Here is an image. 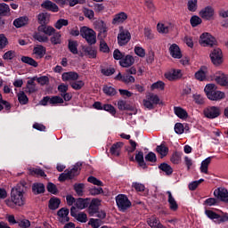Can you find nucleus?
Masks as SVG:
<instances>
[{"mask_svg": "<svg viewBox=\"0 0 228 228\" xmlns=\"http://www.w3.org/2000/svg\"><path fill=\"white\" fill-rule=\"evenodd\" d=\"M24 192L19 191V189L12 188L11 191V199L5 200V204L8 208H15V206H24Z\"/></svg>", "mask_w": 228, "mask_h": 228, "instance_id": "obj_1", "label": "nucleus"}, {"mask_svg": "<svg viewBox=\"0 0 228 228\" xmlns=\"http://www.w3.org/2000/svg\"><path fill=\"white\" fill-rule=\"evenodd\" d=\"M216 88L215 84H208L205 86L204 92L209 101H222V99H225V93L218 91Z\"/></svg>", "mask_w": 228, "mask_h": 228, "instance_id": "obj_2", "label": "nucleus"}, {"mask_svg": "<svg viewBox=\"0 0 228 228\" xmlns=\"http://www.w3.org/2000/svg\"><path fill=\"white\" fill-rule=\"evenodd\" d=\"M82 165L83 164L78 162L70 170H65L64 173H61L59 175L58 181H60V183H65L67 180H72L74 177H77V175H79V171L81 170Z\"/></svg>", "mask_w": 228, "mask_h": 228, "instance_id": "obj_3", "label": "nucleus"}, {"mask_svg": "<svg viewBox=\"0 0 228 228\" xmlns=\"http://www.w3.org/2000/svg\"><path fill=\"white\" fill-rule=\"evenodd\" d=\"M80 36L82 38H85L89 45H94L97 42V34L94 29L86 26L80 28Z\"/></svg>", "mask_w": 228, "mask_h": 228, "instance_id": "obj_4", "label": "nucleus"}, {"mask_svg": "<svg viewBox=\"0 0 228 228\" xmlns=\"http://www.w3.org/2000/svg\"><path fill=\"white\" fill-rule=\"evenodd\" d=\"M116 204L119 211H122L123 213L127 211V209L132 206L131 200H129V198H127L126 194H118L116 197Z\"/></svg>", "mask_w": 228, "mask_h": 228, "instance_id": "obj_5", "label": "nucleus"}, {"mask_svg": "<svg viewBox=\"0 0 228 228\" xmlns=\"http://www.w3.org/2000/svg\"><path fill=\"white\" fill-rule=\"evenodd\" d=\"M210 60L216 67L222 65L224 63V53H222V49L214 48L210 52Z\"/></svg>", "mask_w": 228, "mask_h": 228, "instance_id": "obj_6", "label": "nucleus"}, {"mask_svg": "<svg viewBox=\"0 0 228 228\" xmlns=\"http://www.w3.org/2000/svg\"><path fill=\"white\" fill-rule=\"evenodd\" d=\"M199 42L203 47H213V45H216V39L208 32L200 35Z\"/></svg>", "mask_w": 228, "mask_h": 228, "instance_id": "obj_7", "label": "nucleus"}, {"mask_svg": "<svg viewBox=\"0 0 228 228\" xmlns=\"http://www.w3.org/2000/svg\"><path fill=\"white\" fill-rule=\"evenodd\" d=\"M203 115L206 117V118L213 120L215 118H218V117L222 115V111L220 110V107L208 106L204 109Z\"/></svg>", "mask_w": 228, "mask_h": 228, "instance_id": "obj_8", "label": "nucleus"}, {"mask_svg": "<svg viewBox=\"0 0 228 228\" xmlns=\"http://www.w3.org/2000/svg\"><path fill=\"white\" fill-rule=\"evenodd\" d=\"M101 202L102 200L94 198L93 200H90V203L88 205L87 212L90 216H94V215H97L99 213V208L101 206Z\"/></svg>", "mask_w": 228, "mask_h": 228, "instance_id": "obj_9", "label": "nucleus"}, {"mask_svg": "<svg viewBox=\"0 0 228 228\" xmlns=\"http://www.w3.org/2000/svg\"><path fill=\"white\" fill-rule=\"evenodd\" d=\"M199 15L204 20H213L215 18V9L211 5H208L200 11Z\"/></svg>", "mask_w": 228, "mask_h": 228, "instance_id": "obj_10", "label": "nucleus"}, {"mask_svg": "<svg viewBox=\"0 0 228 228\" xmlns=\"http://www.w3.org/2000/svg\"><path fill=\"white\" fill-rule=\"evenodd\" d=\"M118 108L120 111H132V113H129L128 115H136L138 111L136 110V108L133 106L130 103H127L125 100H119L118 102Z\"/></svg>", "mask_w": 228, "mask_h": 228, "instance_id": "obj_11", "label": "nucleus"}, {"mask_svg": "<svg viewBox=\"0 0 228 228\" xmlns=\"http://www.w3.org/2000/svg\"><path fill=\"white\" fill-rule=\"evenodd\" d=\"M214 196L217 200H221V202H228V191L224 187H218L214 191Z\"/></svg>", "mask_w": 228, "mask_h": 228, "instance_id": "obj_12", "label": "nucleus"}, {"mask_svg": "<svg viewBox=\"0 0 228 228\" xmlns=\"http://www.w3.org/2000/svg\"><path fill=\"white\" fill-rule=\"evenodd\" d=\"M129 40H131V33L129 32V30H122L118 35V44L120 46L128 44Z\"/></svg>", "mask_w": 228, "mask_h": 228, "instance_id": "obj_13", "label": "nucleus"}, {"mask_svg": "<svg viewBox=\"0 0 228 228\" xmlns=\"http://www.w3.org/2000/svg\"><path fill=\"white\" fill-rule=\"evenodd\" d=\"M41 8L46 10V12H52V13H58L60 7L51 0H45L41 4Z\"/></svg>", "mask_w": 228, "mask_h": 228, "instance_id": "obj_14", "label": "nucleus"}, {"mask_svg": "<svg viewBox=\"0 0 228 228\" xmlns=\"http://www.w3.org/2000/svg\"><path fill=\"white\" fill-rule=\"evenodd\" d=\"M165 77L168 81H177V79H181L183 77V73H181V69H173L165 73Z\"/></svg>", "mask_w": 228, "mask_h": 228, "instance_id": "obj_15", "label": "nucleus"}, {"mask_svg": "<svg viewBox=\"0 0 228 228\" xmlns=\"http://www.w3.org/2000/svg\"><path fill=\"white\" fill-rule=\"evenodd\" d=\"M169 53L172 58H175L176 60H181L183 58V53H181V48L177 44H173L169 47Z\"/></svg>", "mask_w": 228, "mask_h": 228, "instance_id": "obj_16", "label": "nucleus"}, {"mask_svg": "<svg viewBox=\"0 0 228 228\" xmlns=\"http://www.w3.org/2000/svg\"><path fill=\"white\" fill-rule=\"evenodd\" d=\"M126 20H127V13L120 12L114 15L111 24H113V26H116V24H124Z\"/></svg>", "mask_w": 228, "mask_h": 228, "instance_id": "obj_17", "label": "nucleus"}, {"mask_svg": "<svg viewBox=\"0 0 228 228\" xmlns=\"http://www.w3.org/2000/svg\"><path fill=\"white\" fill-rule=\"evenodd\" d=\"M38 33H44L47 37H53V34L55 33L56 29L53 26L49 25H39L37 27Z\"/></svg>", "mask_w": 228, "mask_h": 228, "instance_id": "obj_18", "label": "nucleus"}, {"mask_svg": "<svg viewBox=\"0 0 228 228\" xmlns=\"http://www.w3.org/2000/svg\"><path fill=\"white\" fill-rule=\"evenodd\" d=\"M62 81H77L79 79V74L76 71H69L62 73Z\"/></svg>", "mask_w": 228, "mask_h": 228, "instance_id": "obj_19", "label": "nucleus"}, {"mask_svg": "<svg viewBox=\"0 0 228 228\" xmlns=\"http://www.w3.org/2000/svg\"><path fill=\"white\" fill-rule=\"evenodd\" d=\"M215 81L217 85H220V86H225V88H228V75L224 73L216 75L215 77Z\"/></svg>", "mask_w": 228, "mask_h": 228, "instance_id": "obj_20", "label": "nucleus"}, {"mask_svg": "<svg viewBox=\"0 0 228 228\" xmlns=\"http://www.w3.org/2000/svg\"><path fill=\"white\" fill-rule=\"evenodd\" d=\"M134 63V58L129 54H127L126 56H124L123 60L119 61L120 67H123L125 69H128V67H132Z\"/></svg>", "mask_w": 228, "mask_h": 228, "instance_id": "obj_21", "label": "nucleus"}, {"mask_svg": "<svg viewBox=\"0 0 228 228\" xmlns=\"http://www.w3.org/2000/svg\"><path fill=\"white\" fill-rule=\"evenodd\" d=\"M76 208L77 209H86L88 206H90V198H78L76 200Z\"/></svg>", "mask_w": 228, "mask_h": 228, "instance_id": "obj_22", "label": "nucleus"}, {"mask_svg": "<svg viewBox=\"0 0 228 228\" xmlns=\"http://www.w3.org/2000/svg\"><path fill=\"white\" fill-rule=\"evenodd\" d=\"M45 53H47V49H45V47L42 45H37L33 49V54H36L37 58L39 60L45 56Z\"/></svg>", "mask_w": 228, "mask_h": 228, "instance_id": "obj_23", "label": "nucleus"}, {"mask_svg": "<svg viewBox=\"0 0 228 228\" xmlns=\"http://www.w3.org/2000/svg\"><path fill=\"white\" fill-rule=\"evenodd\" d=\"M51 14L49 12H41L37 15V22L40 26L49 24Z\"/></svg>", "mask_w": 228, "mask_h": 228, "instance_id": "obj_24", "label": "nucleus"}, {"mask_svg": "<svg viewBox=\"0 0 228 228\" xmlns=\"http://www.w3.org/2000/svg\"><path fill=\"white\" fill-rule=\"evenodd\" d=\"M32 193H34V195L45 193V185L42 183H34L32 184Z\"/></svg>", "mask_w": 228, "mask_h": 228, "instance_id": "obj_25", "label": "nucleus"}, {"mask_svg": "<svg viewBox=\"0 0 228 228\" xmlns=\"http://www.w3.org/2000/svg\"><path fill=\"white\" fill-rule=\"evenodd\" d=\"M167 193L168 195L167 202L169 204V209H171V211H177V209H179L177 201H175V199L172 196V192L170 191H167Z\"/></svg>", "mask_w": 228, "mask_h": 228, "instance_id": "obj_26", "label": "nucleus"}, {"mask_svg": "<svg viewBox=\"0 0 228 228\" xmlns=\"http://www.w3.org/2000/svg\"><path fill=\"white\" fill-rule=\"evenodd\" d=\"M122 147H124V142H118L116 143H114L110 149V152L112 156H120V150L122 149Z\"/></svg>", "mask_w": 228, "mask_h": 228, "instance_id": "obj_27", "label": "nucleus"}, {"mask_svg": "<svg viewBox=\"0 0 228 228\" xmlns=\"http://www.w3.org/2000/svg\"><path fill=\"white\" fill-rule=\"evenodd\" d=\"M174 113L178 117V118H181L182 120H186L188 118V111L186 110L183 109L182 107H174Z\"/></svg>", "mask_w": 228, "mask_h": 228, "instance_id": "obj_28", "label": "nucleus"}, {"mask_svg": "<svg viewBox=\"0 0 228 228\" xmlns=\"http://www.w3.org/2000/svg\"><path fill=\"white\" fill-rule=\"evenodd\" d=\"M28 22H29V18L28 16H21L13 20V26L15 28H23V26H27Z\"/></svg>", "mask_w": 228, "mask_h": 228, "instance_id": "obj_29", "label": "nucleus"}, {"mask_svg": "<svg viewBox=\"0 0 228 228\" xmlns=\"http://www.w3.org/2000/svg\"><path fill=\"white\" fill-rule=\"evenodd\" d=\"M60 204H61V200L53 196L49 200L48 208L52 211H55V209L60 208Z\"/></svg>", "mask_w": 228, "mask_h": 228, "instance_id": "obj_30", "label": "nucleus"}, {"mask_svg": "<svg viewBox=\"0 0 228 228\" xmlns=\"http://www.w3.org/2000/svg\"><path fill=\"white\" fill-rule=\"evenodd\" d=\"M135 161L141 168H143V170L147 169V162H145L143 159V151H138L137 154H135Z\"/></svg>", "mask_w": 228, "mask_h": 228, "instance_id": "obj_31", "label": "nucleus"}, {"mask_svg": "<svg viewBox=\"0 0 228 228\" xmlns=\"http://www.w3.org/2000/svg\"><path fill=\"white\" fill-rule=\"evenodd\" d=\"M207 72H208V68L206 67H201L196 73H195V78L198 81H206L207 77Z\"/></svg>", "mask_w": 228, "mask_h": 228, "instance_id": "obj_32", "label": "nucleus"}, {"mask_svg": "<svg viewBox=\"0 0 228 228\" xmlns=\"http://www.w3.org/2000/svg\"><path fill=\"white\" fill-rule=\"evenodd\" d=\"M159 170L165 173L166 175H172L174 174V168L172 166L168 165L167 162H163L159 166Z\"/></svg>", "mask_w": 228, "mask_h": 228, "instance_id": "obj_33", "label": "nucleus"}, {"mask_svg": "<svg viewBox=\"0 0 228 228\" xmlns=\"http://www.w3.org/2000/svg\"><path fill=\"white\" fill-rule=\"evenodd\" d=\"M52 45H58L61 44V33L55 30V32L50 37Z\"/></svg>", "mask_w": 228, "mask_h": 228, "instance_id": "obj_34", "label": "nucleus"}, {"mask_svg": "<svg viewBox=\"0 0 228 228\" xmlns=\"http://www.w3.org/2000/svg\"><path fill=\"white\" fill-rule=\"evenodd\" d=\"M182 158L183 151H174L170 158V161L173 163V165H179V163H181Z\"/></svg>", "mask_w": 228, "mask_h": 228, "instance_id": "obj_35", "label": "nucleus"}, {"mask_svg": "<svg viewBox=\"0 0 228 228\" xmlns=\"http://www.w3.org/2000/svg\"><path fill=\"white\" fill-rule=\"evenodd\" d=\"M102 92L107 95V97H115L117 94V89L111 86H103Z\"/></svg>", "mask_w": 228, "mask_h": 228, "instance_id": "obj_36", "label": "nucleus"}, {"mask_svg": "<svg viewBox=\"0 0 228 228\" xmlns=\"http://www.w3.org/2000/svg\"><path fill=\"white\" fill-rule=\"evenodd\" d=\"M4 110H5V111H10V110H12V103L4 100L3 94H0V111H3Z\"/></svg>", "mask_w": 228, "mask_h": 228, "instance_id": "obj_37", "label": "nucleus"}, {"mask_svg": "<svg viewBox=\"0 0 228 228\" xmlns=\"http://www.w3.org/2000/svg\"><path fill=\"white\" fill-rule=\"evenodd\" d=\"M21 61H22V63L30 65V67H34L35 69H37V67H38V62L37 61H35V59H33L29 56H22Z\"/></svg>", "mask_w": 228, "mask_h": 228, "instance_id": "obj_38", "label": "nucleus"}, {"mask_svg": "<svg viewBox=\"0 0 228 228\" xmlns=\"http://www.w3.org/2000/svg\"><path fill=\"white\" fill-rule=\"evenodd\" d=\"M84 53L88 56L89 58L95 59L97 58V51L94 49L92 46H85L83 48Z\"/></svg>", "mask_w": 228, "mask_h": 228, "instance_id": "obj_39", "label": "nucleus"}, {"mask_svg": "<svg viewBox=\"0 0 228 228\" xmlns=\"http://www.w3.org/2000/svg\"><path fill=\"white\" fill-rule=\"evenodd\" d=\"M211 159H213V157H208L201 162L200 172L202 174H208V168L209 167Z\"/></svg>", "mask_w": 228, "mask_h": 228, "instance_id": "obj_40", "label": "nucleus"}, {"mask_svg": "<svg viewBox=\"0 0 228 228\" xmlns=\"http://www.w3.org/2000/svg\"><path fill=\"white\" fill-rule=\"evenodd\" d=\"M95 26L102 35H106V33H108V27H106L104 20H97L95 22Z\"/></svg>", "mask_w": 228, "mask_h": 228, "instance_id": "obj_41", "label": "nucleus"}, {"mask_svg": "<svg viewBox=\"0 0 228 228\" xmlns=\"http://www.w3.org/2000/svg\"><path fill=\"white\" fill-rule=\"evenodd\" d=\"M30 175H37L40 177H47V175H45V172L43 169L37 168V167H31L28 169Z\"/></svg>", "mask_w": 228, "mask_h": 228, "instance_id": "obj_42", "label": "nucleus"}, {"mask_svg": "<svg viewBox=\"0 0 228 228\" xmlns=\"http://www.w3.org/2000/svg\"><path fill=\"white\" fill-rule=\"evenodd\" d=\"M17 97L20 104L21 105H26L28 104V102H29V99L28 98V95H26V93H24V91H20V93H18Z\"/></svg>", "mask_w": 228, "mask_h": 228, "instance_id": "obj_43", "label": "nucleus"}, {"mask_svg": "<svg viewBox=\"0 0 228 228\" xmlns=\"http://www.w3.org/2000/svg\"><path fill=\"white\" fill-rule=\"evenodd\" d=\"M148 225L152 228H163V224L159 222V219L151 217L148 220Z\"/></svg>", "mask_w": 228, "mask_h": 228, "instance_id": "obj_44", "label": "nucleus"}, {"mask_svg": "<svg viewBox=\"0 0 228 228\" xmlns=\"http://www.w3.org/2000/svg\"><path fill=\"white\" fill-rule=\"evenodd\" d=\"M77 41H74V40H69V43H68V48H69V51L70 53H72V54H77Z\"/></svg>", "mask_w": 228, "mask_h": 228, "instance_id": "obj_45", "label": "nucleus"}, {"mask_svg": "<svg viewBox=\"0 0 228 228\" xmlns=\"http://www.w3.org/2000/svg\"><path fill=\"white\" fill-rule=\"evenodd\" d=\"M156 151L160 154L161 158H165L168 154V147L165 146V144H160L157 146Z\"/></svg>", "mask_w": 228, "mask_h": 228, "instance_id": "obj_46", "label": "nucleus"}, {"mask_svg": "<svg viewBox=\"0 0 228 228\" xmlns=\"http://www.w3.org/2000/svg\"><path fill=\"white\" fill-rule=\"evenodd\" d=\"M8 13H10V5L4 3L0 4V16L5 17Z\"/></svg>", "mask_w": 228, "mask_h": 228, "instance_id": "obj_47", "label": "nucleus"}, {"mask_svg": "<svg viewBox=\"0 0 228 228\" xmlns=\"http://www.w3.org/2000/svg\"><path fill=\"white\" fill-rule=\"evenodd\" d=\"M70 86L73 90H81L85 86V82L83 80H74L70 83Z\"/></svg>", "mask_w": 228, "mask_h": 228, "instance_id": "obj_48", "label": "nucleus"}, {"mask_svg": "<svg viewBox=\"0 0 228 228\" xmlns=\"http://www.w3.org/2000/svg\"><path fill=\"white\" fill-rule=\"evenodd\" d=\"M191 26L192 28H197V26L202 24V19H200V17L197 16V15H193L191 20Z\"/></svg>", "mask_w": 228, "mask_h": 228, "instance_id": "obj_49", "label": "nucleus"}, {"mask_svg": "<svg viewBox=\"0 0 228 228\" xmlns=\"http://www.w3.org/2000/svg\"><path fill=\"white\" fill-rule=\"evenodd\" d=\"M144 159L149 163H156V161H158V157L156 156V153L150 151L145 155Z\"/></svg>", "mask_w": 228, "mask_h": 228, "instance_id": "obj_50", "label": "nucleus"}, {"mask_svg": "<svg viewBox=\"0 0 228 228\" xmlns=\"http://www.w3.org/2000/svg\"><path fill=\"white\" fill-rule=\"evenodd\" d=\"M89 193L93 197H95L97 195H102V193H104V190H102V187H92L89 189Z\"/></svg>", "mask_w": 228, "mask_h": 228, "instance_id": "obj_51", "label": "nucleus"}, {"mask_svg": "<svg viewBox=\"0 0 228 228\" xmlns=\"http://www.w3.org/2000/svg\"><path fill=\"white\" fill-rule=\"evenodd\" d=\"M205 215L208 216V218H210V220H216L218 223V219L220 218L219 214H216L213 210H205Z\"/></svg>", "mask_w": 228, "mask_h": 228, "instance_id": "obj_52", "label": "nucleus"}, {"mask_svg": "<svg viewBox=\"0 0 228 228\" xmlns=\"http://www.w3.org/2000/svg\"><path fill=\"white\" fill-rule=\"evenodd\" d=\"M75 219H77V222H80L81 224H86L88 222V216L85 212H80L77 215Z\"/></svg>", "mask_w": 228, "mask_h": 228, "instance_id": "obj_53", "label": "nucleus"}, {"mask_svg": "<svg viewBox=\"0 0 228 228\" xmlns=\"http://www.w3.org/2000/svg\"><path fill=\"white\" fill-rule=\"evenodd\" d=\"M47 191L49 193H52L53 195H58V187H56V184L49 182L46 186Z\"/></svg>", "mask_w": 228, "mask_h": 228, "instance_id": "obj_54", "label": "nucleus"}, {"mask_svg": "<svg viewBox=\"0 0 228 228\" xmlns=\"http://www.w3.org/2000/svg\"><path fill=\"white\" fill-rule=\"evenodd\" d=\"M74 190L78 197H83V190H85V183H75Z\"/></svg>", "mask_w": 228, "mask_h": 228, "instance_id": "obj_55", "label": "nucleus"}, {"mask_svg": "<svg viewBox=\"0 0 228 228\" xmlns=\"http://www.w3.org/2000/svg\"><path fill=\"white\" fill-rule=\"evenodd\" d=\"M87 182L91 183V184H94V186H104V183H102V181L97 179V177L95 176H89L87 178Z\"/></svg>", "mask_w": 228, "mask_h": 228, "instance_id": "obj_56", "label": "nucleus"}, {"mask_svg": "<svg viewBox=\"0 0 228 228\" xmlns=\"http://www.w3.org/2000/svg\"><path fill=\"white\" fill-rule=\"evenodd\" d=\"M63 26H69V20L59 19L54 24L56 29H61Z\"/></svg>", "mask_w": 228, "mask_h": 228, "instance_id": "obj_57", "label": "nucleus"}, {"mask_svg": "<svg viewBox=\"0 0 228 228\" xmlns=\"http://www.w3.org/2000/svg\"><path fill=\"white\" fill-rule=\"evenodd\" d=\"M63 98L60 96H52L50 97V104L52 106H56V104H63Z\"/></svg>", "mask_w": 228, "mask_h": 228, "instance_id": "obj_58", "label": "nucleus"}, {"mask_svg": "<svg viewBox=\"0 0 228 228\" xmlns=\"http://www.w3.org/2000/svg\"><path fill=\"white\" fill-rule=\"evenodd\" d=\"M34 40H37V42L47 43L49 42V37L47 36H42L40 33H36L33 36Z\"/></svg>", "mask_w": 228, "mask_h": 228, "instance_id": "obj_59", "label": "nucleus"}, {"mask_svg": "<svg viewBox=\"0 0 228 228\" xmlns=\"http://www.w3.org/2000/svg\"><path fill=\"white\" fill-rule=\"evenodd\" d=\"M198 1L197 0H189L187 3V9L189 12H197V5Z\"/></svg>", "mask_w": 228, "mask_h": 228, "instance_id": "obj_60", "label": "nucleus"}, {"mask_svg": "<svg viewBox=\"0 0 228 228\" xmlns=\"http://www.w3.org/2000/svg\"><path fill=\"white\" fill-rule=\"evenodd\" d=\"M103 111H108V113L113 116L117 115V110L111 104H103Z\"/></svg>", "mask_w": 228, "mask_h": 228, "instance_id": "obj_61", "label": "nucleus"}, {"mask_svg": "<svg viewBox=\"0 0 228 228\" xmlns=\"http://www.w3.org/2000/svg\"><path fill=\"white\" fill-rule=\"evenodd\" d=\"M132 188H134L135 191H145V185L138 182L132 183Z\"/></svg>", "mask_w": 228, "mask_h": 228, "instance_id": "obj_62", "label": "nucleus"}, {"mask_svg": "<svg viewBox=\"0 0 228 228\" xmlns=\"http://www.w3.org/2000/svg\"><path fill=\"white\" fill-rule=\"evenodd\" d=\"M124 56H126L125 53L120 52V50H118V49L114 50V52H113L114 60H119V61H121L123 60Z\"/></svg>", "mask_w": 228, "mask_h": 228, "instance_id": "obj_63", "label": "nucleus"}, {"mask_svg": "<svg viewBox=\"0 0 228 228\" xmlns=\"http://www.w3.org/2000/svg\"><path fill=\"white\" fill-rule=\"evenodd\" d=\"M88 225H91L93 228H100L101 227V220L91 218L88 222Z\"/></svg>", "mask_w": 228, "mask_h": 228, "instance_id": "obj_64", "label": "nucleus"}]
</instances>
